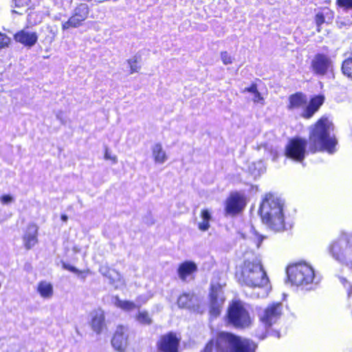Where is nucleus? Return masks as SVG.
<instances>
[{
	"label": "nucleus",
	"mask_w": 352,
	"mask_h": 352,
	"mask_svg": "<svg viewBox=\"0 0 352 352\" xmlns=\"http://www.w3.org/2000/svg\"><path fill=\"white\" fill-rule=\"evenodd\" d=\"M333 130V123L327 116L320 117L309 127L308 141L301 137H294L289 140L284 148L286 157L302 162L307 153L315 154L319 152H327L333 154L336 151L338 140L335 135H331Z\"/></svg>",
	"instance_id": "f257e3e1"
},
{
	"label": "nucleus",
	"mask_w": 352,
	"mask_h": 352,
	"mask_svg": "<svg viewBox=\"0 0 352 352\" xmlns=\"http://www.w3.org/2000/svg\"><path fill=\"white\" fill-rule=\"evenodd\" d=\"M262 241L263 236L252 226H245L243 232V285L249 289L267 292L271 288L270 279L256 253Z\"/></svg>",
	"instance_id": "f03ea898"
},
{
	"label": "nucleus",
	"mask_w": 352,
	"mask_h": 352,
	"mask_svg": "<svg viewBox=\"0 0 352 352\" xmlns=\"http://www.w3.org/2000/svg\"><path fill=\"white\" fill-rule=\"evenodd\" d=\"M258 214L263 222L276 232L286 230V222L283 214V204L277 197L268 193L260 204Z\"/></svg>",
	"instance_id": "7ed1b4c3"
},
{
	"label": "nucleus",
	"mask_w": 352,
	"mask_h": 352,
	"mask_svg": "<svg viewBox=\"0 0 352 352\" xmlns=\"http://www.w3.org/2000/svg\"><path fill=\"white\" fill-rule=\"evenodd\" d=\"M289 281L296 286L311 284L315 279L313 267L306 263H297L289 265L287 268Z\"/></svg>",
	"instance_id": "20e7f679"
},
{
	"label": "nucleus",
	"mask_w": 352,
	"mask_h": 352,
	"mask_svg": "<svg viewBox=\"0 0 352 352\" xmlns=\"http://www.w3.org/2000/svg\"><path fill=\"white\" fill-rule=\"evenodd\" d=\"M283 315V305L281 302H273L268 304L259 317L260 322L266 331L271 328Z\"/></svg>",
	"instance_id": "39448f33"
},
{
	"label": "nucleus",
	"mask_w": 352,
	"mask_h": 352,
	"mask_svg": "<svg viewBox=\"0 0 352 352\" xmlns=\"http://www.w3.org/2000/svg\"><path fill=\"white\" fill-rule=\"evenodd\" d=\"M217 348L220 352H242V341L239 336L222 331L217 336Z\"/></svg>",
	"instance_id": "423d86ee"
},
{
	"label": "nucleus",
	"mask_w": 352,
	"mask_h": 352,
	"mask_svg": "<svg viewBox=\"0 0 352 352\" xmlns=\"http://www.w3.org/2000/svg\"><path fill=\"white\" fill-rule=\"evenodd\" d=\"M310 70L317 76H324L332 70V61L324 53L316 54L310 63Z\"/></svg>",
	"instance_id": "0eeeda50"
},
{
	"label": "nucleus",
	"mask_w": 352,
	"mask_h": 352,
	"mask_svg": "<svg viewBox=\"0 0 352 352\" xmlns=\"http://www.w3.org/2000/svg\"><path fill=\"white\" fill-rule=\"evenodd\" d=\"M89 14V6L86 3H80L76 6L69 19L62 23L63 30L76 28L81 26Z\"/></svg>",
	"instance_id": "6e6552de"
},
{
	"label": "nucleus",
	"mask_w": 352,
	"mask_h": 352,
	"mask_svg": "<svg viewBox=\"0 0 352 352\" xmlns=\"http://www.w3.org/2000/svg\"><path fill=\"white\" fill-rule=\"evenodd\" d=\"M179 342L180 338L169 332L160 338L156 344L157 349L159 352H178Z\"/></svg>",
	"instance_id": "1a4fd4ad"
},
{
	"label": "nucleus",
	"mask_w": 352,
	"mask_h": 352,
	"mask_svg": "<svg viewBox=\"0 0 352 352\" xmlns=\"http://www.w3.org/2000/svg\"><path fill=\"white\" fill-rule=\"evenodd\" d=\"M351 248L350 238L348 236H342L329 245V251L336 259L342 260L344 258L345 250Z\"/></svg>",
	"instance_id": "9d476101"
},
{
	"label": "nucleus",
	"mask_w": 352,
	"mask_h": 352,
	"mask_svg": "<svg viewBox=\"0 0 352 352\" xmlns=\"http://www.w3.org/2000/svg\"><path fill=\"white\" fill-rule=\"evenodd\" d=\"M227 321L229 324L235 327L242 325V303L238 300H233L229 305L227 311Z\"/></svg>",
	"instance_id": "9b49d317"
},
{
	"label": "nucleus",
	"mask_w": 352,
	"mask_h": 352,
	"mask_svg": "<svg viewBox=\"0 0 352 352\" xmlns=\"http://www.w3.org/2000/svg\"><path fill=\"white\" fill-rule=\"evenodd\" d=\"M325 100V97L322 94H318L311 96L307 104L301 113V117L304 119H311L322 106Z\"/></svg>",
	"instance_id": "f8f14e48"
},
{
	"label": "nucleus",
	"mask_w": 352,
	"mask_h": 352,
	"mask_svg": "<svg viewBox=\"0 0 352 352\" xmlns=\"http://www.w3.org/2000/svg\"><path fill=\"white\" fill-rule=\"evenodd\" d=\"M129 329L124 326H119L111 340L113 347L119 351H123L128 346Z\"/></svg>",
	"instance_id": "ddd939ff"
},
{
	"label": "nucleus",
	"mask_w": 352,
	"mask_h": 352,
	"mask_svg": "<svg viewBox=\"0 0 352 352\" xmlns=\"http://www.w3.org/2000/svg\"><path fill=\"white\" fill-rule=\"evenodd\" d=\"M242 208V196L239 192H232L226 201V214L234 216Z\"/></svg>",
	"instance_id": "4468645a"
},
{
	"label": "nucleus",
	"mask_w": 352,
	"mask_h": 352,
	"mask_svg": "<svg viewBox=\"0 0 352 352\" xmlns=\"http://www.w3.org/2000/svg\"><path fill=\"white\" fill-rule=\"evenodd\" d=\"M38 228L35 223L28 225L23 236V242L27 250L32 249L38 243Z\"/></svg>",
	"instance_id": "2eb2a0df"
},
{
	"label": "nucleus",
	"mask_w": 352,
	"mask_h": 352,
	"mask_svg": "<svg viewBox=\"0 0 352 352\" xmlns=\"http://www.w3.org/2000/svg\"><path fill=\"white\" fill-rule=\"evenodd\" d=\"M334 19V12L328 7H324L315 14L314 21L316 25V31H322V25L324 23L330 24Z\"/></svg>",
	"instance_id": "dca6fc26"
},
{
	"label": "nucleus",
	"mask_w": 352,
	"mask_h": 352,
	"mask_svg": "<svg viewBox=\"0 0 352 352\" xmlns=\"http://www.w3.org/2000/svg\"><path fill=\"white\" fill-rule=\"evenodd\" d=\"M225 298L223 292L220 288L212 287L210 293V314L214 316H217L220 314V307L223 304Z\"/></svg>",
	"instance_id": "f3484780"
},
{
	"label": "nucleus",
	"mask_w": 352,
	"mask_h": 352,
	"mask_svg": "<svg viewBox=\"0 0 352 352\" xmlns=\"http://www.w3.org/2000/svg\"><path fill=\"white\" fill-rule=\"evenodd\" d=\"M14 39L25 46L32 47L36 43L38 36L36 32L24 29L14 34Z\"/></svg>",
	"instance_id": "a211bd4d"
},
{
	"label": "nucleus",
	"mask_w": 352,
	"mask_h": 352,
	"mask_svg": "<svg viewBox=\"0 0 352 352\" xmlns=\"http://www.w3.org/2000/svg\"><path fill=\"white\" fill-rule=\"evenodd\" d=\"M307 103L306 95L301 91H297L289 96L287 109L289 111L299 109L304 107Z\"/></svg>",
	"instance_id": "6ab92c4d"
},
{
	"label": "nucleus",
	"mask_w": 352,
	"mask_h": 352,
	"mask_svg": "<svg viewBox=\"0 0 352 352\" xmlns=\"http://www.w3.org/2000/svg\"><path fill=\"white\" fill-rule=\"evenodd\" d=\"M137 302L129 300H122L118 296L111 297V302L116 307L120 308L124 311H129L136 308H139L141 304L139 303V298L137 299Z\"/></svg>",
	"instance_id": "aec40b11"
},
{
	"label": "nucleus",
	"mask_w": 352,
	"mask_h": 352,
	"mask_svg": "<svg viewBox=\"0 0 352 352\" xmlns=\"http://www.w3.org/2000/svg\"><path fill=\"white\" fill-rule=\"evenodd\" d=\"M91 325L96 333L99 334L102 332L104 327V315L102 311L96 310L91 313Z\"/></svg>",
	"instance_id": "412c9836"
},
{
	"label": "nucleus",
	"mask_w": 352,
	"mask_h": 352,
	"mask_svg": "<svg viewBox=\"0 0 352 352\" xmlns=\"http://www.w3.org/2000/svg\"><path fill=\"white\" fill-rule=\"evenodd\" d=\"M100 272L105 276L108 277L110 283L113 285L116 288L119 287L124 284V280L121 275L114 270H108L101 267Z\"/></svg>",
	"instance_id": "4be33fe9"
},
{
	"label": "nucleus",
	"mask_w": 352,
	"mask_h": 352,
	"mask_svg": "<svg viewBox=\"0 0 352 352\" xmlns=\"http://www.w3.org/2000/svg\"><path fill=\"white\" fill-rule=\"evenodd\" d=\"M197 270L195 263L191 261H186L182 263L178 268L179 277L182 280H186V278Z\"/></svg>",
	"instance_id": "5701e85b"
},
{
	"label": "nucleus",
	"mask_w": 352,
	"mask_h": 352,
	"mask_svg": "<svg viewBox=\"0 0 352 352\" xmlns=\"http://www.w3.org/2000/svg\"><path fill=\"white\" fill-rule=\"evenodd\" d=\"M197 301V298L192 293H184L179 297L177 303L179 307L192 309Z\"/></svg>",
	"instance_id": "b1692460"
},
{
	"label": "nucleus",
	"mask_w": 352,
	"mask_h": 352,
	"mask_svg": "<svg viewBox=\"0 0 352 352\" xmlns=\"http://www.w3.org/2000/svg\"><path fill=\"white\" fill-rule=\"evenodd\" d=\"M152 154L155 163L163 164L166 160V153L160 143L155 144L153 146Z\"/></svg>",
	"instance_id": "393cba45"
},
{
	"label": "nucleus",
	"mask_w": 352,
	"mask_h": 352,
	"mask_svg": "<svg viewBox=\"0 0 352 352\" xmlns=\"http://www.w3.org/2000/svg\"><path fill=\"white\" fill-rule=\"evenodd\" d=\"M37 291L44 298H50L53 295V287L47 281H41L38 283Z\"/></svg>",
	"instance_id": "a878e982"
},
{
	"label": "nucleus",
	"mask_w": 352,
	"mask_h": 352,
	"mask_svg": "<svg viewBox=\"0 0 352 352\" xmlns=\"http://www.w3.org/2000/svg\"><path fill=\"white\" fill-rule=\"evenodd\" d=\"M243 91L248 92L252 95V100L255 103L264 104V98L261 94L258 91L257 85L256 83H252L250 87H245Z\"/></svg>",
	"instance_id": "bb28decb"
},
{
	"label": "nucleus",
	"mask_w": 352,
	"mask_h": 352,
	"mask_svg": "<svg viewBox=\"0 0 352 352\" xmlns=\"http://www.w3.org/2000/svg\"><path fill=\"white\" fill-rule=\"evenodd\" d=\"M254 311L249 305L243 306V328L249 327L254 320Z\"/></svg>",
	"instance_id": "cd10ccee"
},
{
	"label": "nucleus",
	"mask_w": 352,
	"mask_h": 352,
	"mask_svg": "<svg viewBox=\"0 0 352 352\" xmlns=\"http://www.w3.org/2000/svg\"><path fill=\"white\" fill-rule=\"evenodd\" d=\"M135 320L143 325H150L153 322L151 317L146 311H139L135 316Z\"/></svg>",
	"instance_id": "c85d7f7f"
},
{
	"label": "nucleus",
	"mask_w": 352,
	"mask_h": 352,
	"mask_svg": "<svg viewBox=\"0 0 352 352\" xmlns=\"http://www.w3.org/2000/svg\"><path fill=\"white\" fill-rule=\"evenodd\" d=\"M211 218L210 214L208 210L201 211L202 221L199 223V228L202 231H206L209 228V221Z\"/></svg>",
	"instance_id": "c756f323"
},
{
	"label": "nucleus",
	"mask_w": 352,
	"mask_h": 352,
	"mask_svg": "<svg viewBox=\"0 0 352 352\" xmlns=\"http://www.w3.org/2000/svg\"><path fill=\"white\" fill-rule=\"evenodd\" d=\"M342 71L345 76L352 79V55L342 62Z\"/></svg>",
	"instance_id": "7c9ffc66"
},
{
	"label": "nucleus",
	"mask_w": 352,
	"mask_h": 352,
	"mask_svg": "<svg viewBox=\"0 0 352 352\" xmlns=\"http://www.w3.org/2000/svg\"><path fill=\"white\" fill-rule=\"evenodd\" d=\"M257 343L250 339H243V352H256Z\"/></svg>",
	"instance_id": "2f4dec72"
},
{
	"label": "nucleus",
	"mask_w": 352,
	"mask_h": 352,
	"mask_svg": "<svg viewBox=\"0 0 352 352\" xmlns=\"http://www.w3.org/2000/svg\"><path fill=\"white\" fill-rule=\"evenodd\" d=\"M128 64L130 67L131 74H133L135 72H138L140 69V66L138 65V60L137 58H133L128 60Z\"/></svg>",
	"instance_id": "473e14b6"
},
{
	"label": "nucleus",
	"mask_w": 352,
	"mask_h": 352,
	"mask_svg": "<svg viewBox=\"0 0 352 352\" xmlns=\"http://www.w3.org/2000/svg\"><path fill=\"white\" fill-rule=\"evenodd\" d=\"M336 5L346 10L352 9V0H336Z\"/></svg>",
	"instance_id": "72a5a7b5"
},
{
	"label": "nucleus",
	"mask_w": 352,
	"mask_h": 352,
	"mask_svg": "<svg viewBox=\"0 0 352 352\" xmlns=\"http://www.w3.org/2000/svg\"><path fill=\"white\" fill-rule=\"evenodd\" d=\"M10 43V38L6 34L0 33V49L6 47Z\"/></svg>",
	"instance_id": "f704fd0d"
},
{
	"label": "nucleus",
	"mask_w": 352,
	"mask_h": 352,
	"mask_svg": "<svg viewBox=\"0 0 352 352\" xmlns=\"http://www.w3.org/2000/svg\"><path fill=\"white\" fill-rule=\"evenodd\" d=\"M30 0H14L16 8H23L28 6Z\"/></svg>",
	"instance_id": "c9c22d12"
},
{
	"label": "nucleus",
	"mask_w": 352,
	"mask_h": 352,
	"mask_svg": "<svg viewBox=\"0 0 352 352\" xmlns=\"http://www.w3.org/2000/svg\"><path fill=\"white\" fill-rule=\"evenodd\" d=\"M104 157L107 160H111L113 164H116L118 162L117 157L116 155H111L107 148L105 150Z\"/></svg>",
	"instance_id": "e433bc0d"
},
{
	"label": "nucleus",
	"mask_w": 352,
	"mask_h": 352,
	"mask_svg": "<svg viewBox=\"0 0 352 352\" xmlns=\"http://www.w3.org/2000/svg\"><path fill=\"white\" fill-rule=\"evenodd\" d=\"M63 267L65 270H69L73 273H76V274L81 273V272L80 270H78L77 268H76L75 267L72 266L69 264H67L65 263H63Z\"/></svg>",
	"instance_id": "4c0bfd02"
},
{
	"label": "nucleus",
	"mask_w": 352,
	"mask_h": 352,
	"mask_svg": "<svg viewBox=\"0 0 352 352\" xmlns=\"http://www.w3.org/2000/svg\"><path fill=\"white\" fill-rule=\"evenodd\" d=\"M1 201L3 204H8L13 201V197L10 195H3L1 197Z\"/></svg>",
	"instance_id": "58836bf2"
},
{
	"label": "nucleus",
	"mask_w": 352,
	"mask_h": 352,
	"mask_svg": "<svg viewBox=\"0 0 352 352\" xmlns=\"http://www.w3.org/2000/svg\"><path fill=\"white\" fill-rule=\"evenodd\" d=\"M221 56L224 64L227 65L231 63V57L228 54L227 52H222Z\"/></svg>",
	"instance_id": "ea45409f"
},
{
	"label": "nucleus",
	"mask_w": 352,
	"mask_h": 352,
	"mask_svg": "<svg viewBox=\"0 0 352 352\" xmlns=\"http://www.w3.org/2000/svg\"><path fill=\"white\" fill-rule=\"evenodd\" d=\"M243 293L247 296H250V297H253V298H259L260 297V294L258 292L248 293V292L247 290H243Z\"/></svg>",
	"instance_id": "a19ab883"
},
{
	"label": "nucleus",
	"mask_w": 352,
	"mask_h": 352,
	"mask_svg": "<svg viewBox=\"0 0 352 352\" xmlns=\"http://www.w3.org/2000/svg\"><path fill=\"white\" fill-rule=\"evenodd\" d=\"M213 349V343L212 342H210L207 344L204 349V352H211Z\"/></svg>",
	"instance_id": "79ce46f5"
},
{
	"label": "nucleus",
	"mask_w": 352,
	"mask_h": 352,
	"mask_svg": "<svg viewBox=\"0 0 352 352\" xmlns=\"http://www.w3.org/2000/svg\"><path fill=\"white\" fill-rule=\"evenodd\" d=\"M61 219L63 221L66 222L67 221V219H68V217H67V216L66 214H62L61 215Z\"/></svg>",
	"instance_id": "37998d69"
},
{
	"label": "nucleus",
	"mask_w": 352,
	"mask_h": 352,
	"mask_svg": "<svg viewBox=\"0 0 352 352\" xmlns=\"http://www.w3.org/2000/svg\"><path fill=\"white\" fill-rule=\"evenodd\" d=\"M268 335H269V333H267V332L266 331V333H265L263 336H261V337H260V339H261V340H262V339H264V338H266Z\"/></svg>",
	"instance_id": "c03bdc74"
},
{
	"label": "nucleus",
	"mask_w": 352,
	"mask_h": 352,
	"mask_svg": "<svg viewBox=\"0 0 352 352\" xmlns=\"http://www.w3.org/2000/svg\"><path fill=\"white\" fill-rule=\"evenodd\" d=\"M340 280L343 284H345L347 282L346 279L344 278H341Z\"/></svg>",
	"instance_id": "a18cd8bd"
},
{
	"label": "nucleus",
	"mask_w": 352,
	"mask_h": 352,
	"mask_svg": "<svg viewBox=\"0 0 352 352\" xmlns=\"http://www.w3.org/2000/svg\"><path fill=\"white\" fill-rule=\"evenodd\" d=\"M274 333H275V335H276L278 338H279V337H280V333H279V331H274Z\"/></svg>",
	"instance_id": "49530a36"
},
{
	"label": "nucleus",
	"mask_w": 352,
	"mask_h": 352,
	"mask_svg": "<svg viewBox=\"0 0 352 352\" xmlns=\"http://www.w3.org/2000/svg\"><path fill=\"white\" fill-rule=\"evenodd\" d=\"M351 291H352V287H351V289L349 291V295H351Z\"/></svg>",
	"instance_id": "de8ad7c7"
}]
</instances>
